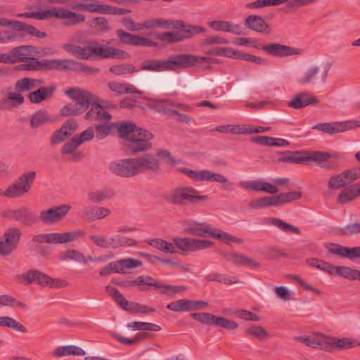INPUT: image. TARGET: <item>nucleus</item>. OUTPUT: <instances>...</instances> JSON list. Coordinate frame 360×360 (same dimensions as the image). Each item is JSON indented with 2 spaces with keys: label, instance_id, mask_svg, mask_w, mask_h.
Masks as SVG:
<instances>
[{
  "label": "nucleus",
  "instance_id": "1",
  "mask_svg": "<svg viewBox=\"0 0 360 360\" xmlns=\"http://www.w3.org/2000/svg\"><path fill=\"white\" fill-rule=\"evenodd\" d=\"M82 44L83 47L71 44H63L62 47L67 52L82 60L129 58V53L126 51L112 46L104 47L96 40H86Z\"/></svg>",
  "mask_w": 360,
  "mask_h": 360
},
{
  "label": "nucleus",
  "instance_id": "2",
  "mask_svg": "<svg viewBox=\"0 0 360 360\" xmlns=\"http://www.w3.org/2000/svg\"><path fill=\"white\" fill-rule=\"evenodd\" d=\"M156 25L157 27L180 30L169 32L154 34L156 39L167 44L182 41L191 38L194 34L205 32V29L203 27L188 25L183 20L156 18Z\"/></svg>",
  "mask_w": 360,
  "mask_h": 360
},
{
  "label": "nucleus",
  "instance_id": "3",
  "mask_svg": "<svg viewBox=\"0 0 360 360\" xmlns=\"http://www.w3.org/2000/svg\"><path fill=\"white\" fill-rule=\"evenodd\" d=\"M331 156L328 152L286 150L278 154V161L292 164H304L309 161H314L319 163L321 167L331 169L335 166V162L330 160Z\"/></svg>",
  "mask_w": 360,
  "mask_h": 360
},
{
  "label": "nucleus",
  "instance_id": "4",
  "mask_svg": "<svg viewBox=\"0 0 360 360\" xmlns=\"http://www.w3.org/2000/svg\"><path fill=\"white\" fill-rule=\"evenodd\" d=\"M19 18H32L38 20H44L52 18L66 19L64 22L66 26L75 25L85 20V16L76 13L65 8L52 7L49 10H38L18 13Z\"/></svg>",
  "mask_w": 360,
  "mask_h": 360
},
{
  "label": "nucleus",
  "instance_id": "5",
  "mask_svg": "<svg viewBox=\"0 0 360 360\" xmlns=\"http://www.w3.org/2000/svg\"><path fill=\"white\" fill-rule=\"evenodd\" d=\"M20 65L19 69L22 70H77L80 63L71 59H43L39 60L36 58L27 57Z\"/></svg>",
  "mask_w": 360,
  "mask_h": 360
},
{
  "label": "nucleus",
  "instance_id": "6",
  "mask_svg": "<svg viewBox=\"0 0 360 360\" xmlns=\"http://www.w3.org/2000/svg\"><path fill=\"white\" fill-rule=\"evenodd\" d=\"M122 285L125 288L136 286L141 292H147L149 290V287H153L159 289L161 294L168 297H172L184 292L186 289L184 285H172L161 283L153 277L145 275L139 276L132 280H127L122 282Z\"/></svg>",
  "mask_w": 360,
  "mask_h": 360
},
{
  "label": "nucleus",
  "instance_id": "7",
  "mask_svg": "<svg viewBox=\"0 0 360 360\" xmlns=\"http://www.w3.org/2000/svg\"><path fill=\"white\" fill-rule=\"evenodd\" d=\"M191 225V226L188 229V231L193 236L200 237H212L219 240L225 244H228L230 242L242 244L244 242L242 238L230 235L226 232L213 227L209 224H200L195 221H192Z\"/></svg>",
  "mask_w": 360,
  "mask_h": 360
},
{
  "label": "nucleus",
  "instance_id": "8",
  "mask_svg": "<svg viewBox=\"0 0 360 360\" xmlns=\"http://www.w3.org/2000/svg\"><path fill=\"white\" fill-rule=\"evenodd\" d=\"M36 177V172H25L20 175L5 191L0 188V196L8 198H18L27 193L34 183Z\"/></svg>",
  "mask_w": 360,
  "mask_h": 360
},
{
  "label": "nucleus",
  "instance_id": "9",
  "mask_svg": "<svg viewBox=\"0 0 360 360\" xmlns=\"http://www.w3.org/2000/svg\"><path fill=\"white\" fill-rule=\"evenodd\" d=\"M200 192L192 187L181 186L172 191L169 194V200L177 205H184L189 202L195 204L200 201H205L209 197L199 195Z\"/></svg>",
  "mask_w": 360,
  "mask_h": 360
},
{
  "label": "nucleus",
  "instance_id": "10",
  "mask_svg": "<svg viewBox=\"0 0 360 360\" xmlns=\"http://www.w3.org/2000/svg\"><path fill=\"white\" fill-rule=\"evenodd\" d=\"M178 170L195 181L218 182L224 184V188L226 191H232L233 189V184L229 181L228 179L222 174L214 173L207 169L193 170L186 167L180 168Z\"/></svg>",
  "mask_w": 360,
  "mask_h": 360
},
{
  "label": "nucleus",
  "instance_id": "11",
  "mask_svg": "<svg viewBox=\"0 0 360 360\" xmlns=\"http://www.w3.org/2000/svg\"><path fill=\"white\" fill-rule=\"evenodd\" d=\"M85 234L84 231L79 229L63 233H40L34 236L32 240L37 243L63 244L77 240Z\"/></svg>",
  "mask_w": 360,
  "mask_h": 360
},
{
  "label": "nucleus",
  "instance_id": "12",
  "mask_svg": "<svg viewBox=\"0 0 360 360\" xmlns=\"http://www.w3.org/2000/svg\"><path fill=\"white\" fill-rule=\"evenodd\" d=\"M134 133L128 140L127 153L129 155H135L151 148L152 144L150 141L153 139V134L150 131L139 128Z\"/></svg>",
  "mask_w": 360,
  "mask_h": 360
},
{
  "label": "nucleus",
  "instance_id": "13",
  "mask_svg": "<svg viewBox=\"0 0 360 360\" xmlns=\"http://www.w3.org/2000/svg\"><path fill=\"white\" fill-rule=\"evenodd\" d=\"M191 318L202 324L212 326H219L224 329L233 330L238 328V324L222 316H217L208 312H196L190 314Z\"/></svg>",
  "mask_w": 360,
  "mask_h": 360
},
{
  "label": "nucleus",
  "instance_id": "14",
  "mask_svg": "<svg viewBox=\"0 0 360 360\" xmlns=\"http://www.w3.org/2000/svg\"><path fill=\"white\" fill-rule=\"evenodd\" d=\"M197 56L181 53L171 56L163 60V71H175L194 67L196 65Z\"/></svg>",
  "mask_w": 360,
  "mask_h": 360
},
{
  "label": "nucleus",
  "instance_id": "15",
  "mask_svg": "<svg viewBox=\"0 0 360 360\" xmlns=\"http://www.w3.org/2000/svg\"><path fill=\"white\" fill-rule=\"evenodd\" d=\"M173 241L176 248L182 254L207 249L214 244L210 240L189 238H174Z\"/></svg>",
  "mask_w": 360,
  "mask_h": 360
},
{
  "label": "nucleus",
  "instance_id": "16",
  "mask_svg": "<svg viewBox=\"0 0 360 360\" xmlns=\"http://www.w3.org/2000/svg\"><path fill=\"white\" fill-rule=\"evenodd\" d=\"M360 127L359 120L319 123L311 127L323 133L333 135Z\"/></svg>",
  "mask_w": 360,
  "mask_h": 360
},
{
  "label": "nucleus",
  "instance_id": "17",
  "mask_svg": "<svg viewBox=\"0 0 360 360\" xmlns=\"http://www.w3.org/2000/svg\"><path fill=\"white\" fill-rule=\"evenodd\" d=\"M22 233L20 229L15 227L6 230L0 240V255L8 256L16 249Z\"/></svg>",
  "mask_w": 360,
  "mask_h": 360
},
{
  "label": "nucleus",
  "instance_id": "18",
  "mask_svg": "<svg viewBox=\"0 0 360 360\" xmlns=\"http://www.w3.org/2000/svg\"><path fill=\"white\" fill-rule=\"evenodd\" d=\"M329 70V65H327L322 72L320 68L316 65L310 66L302 76L297 79V82L300 85L323 84L326 82Z\"/></svg>",
  "mask_w": 360,
  "mask_h": 360
},
{
  "label": "nucleus",
  "instance_id": "19",
  "mask_svg": "<svg viewBox=\"0 0 360 360\" xmlns=\"http://www.w3.org/2000/svg\"><path fill=\"white\" fill-rule=\"evenodd\" d=\"M65 94L76 102L75 105H77L82 112H84L89 108L91 103L97 97L90 91L77 87L66 89Z\"/></svg>",
  "mask_w": 360,
  "mask_h": 360
},
{
  "label": "nucleus",
  "instance_id": "20",
  "mask_svg": "<svg viewBox=\"0 0 360 360\" xmlns=\"http://www.w3.org/2000/svg\"><path fill=\"white\" fill-rule=\"evenodd\" d=\"M108 169L112 174L122 177L130 178L137 175L134 158L111 162Z\"/></svg>",
  "mask_w": 360,
  "mask_h": 360
},
{
  "label": "nucleus",
  "instance_id": "21",
  "mask_svg": "<svg viewBox=\"0 0 360 360\" xmlns=\"http://www.w3.org/2000/svg\"><path fill=\"white\" fill-rule=\"evenodd\" d=\"M319 0H256L245 4L247 9L262 8L268 6H279L288 3V7L299 8L307 6Z\"/></svg>",
  "mask_w": 360,
  "mask_h": 360
},
{
  "label": "nucleus",
  "instance_id": "22",
  "mask_svg": "<svg viewBox=\"0 0 360 360\" xmlns=\"http://www.w3.org/2000/svg\"><path fill=\"white\" fill-rule=\"evenodd\" d=\"M70 209V205L63 204L59 206L52 207L46 210H42L40 212L38 221L46 224H56L63 219Z\"/></svg>",
  "mask_w": 360,
  "mask_h": 360
},
{
  "label": "nucleus",
  "instance_id": "23",
  "mask_svg": "<svg viewBox=\"0 0 360 360\" xmlns=\"http://www.w3.org/2000/svg\"><path fill=\"white\" fill-rule=\"evenodd\" d=\"M254 47L262 49L267 54L278 58L300 55L302 53L301 49L278 43H271L266 45L257 44L254 45Z\"/></svg>",
  "mask_w": 360,
  "mask_h": 360
},
{
  "label": "nucleus",
  "instance_id": "24",
  "mask_svg": "<svg viewBox=\"0 0 360 360\" xmlns=\"http://www.w3.org/2000/svg\"><path fill=\"white\" fill-rule=\"evenodd\" d=\"M116 35L120 42L124 44L144 47H156L158 46L157 42L153 41L148 38L132 34L122 29L116 30Z\"/></svg>",
  "mask_w": 360,
  "mask_h": 360
},
{
  "label": "nucleus",
  "instance_id": "25",
  "mask_svg": "<svg viewBox=\"0 0 360 360\" xmlns=\"http://www.w3.org/2000/svg\"><path fill=\"white\" fill-rule=\"evenodd\" d=\"M134 161L137 174L146 171L158 174L160 171L159 160L153 154L146 153L134 158Z\"/></svg>",
  "mask_w": 360,
  "mask_h": 360
},
{
  "label": "nucleus",
  "instance_id": "26",
  "mask_svg": "<svg viewBox=\"0 0 360 360\" xmlns=\"http://www.w3.org/2000/svg\"><path fill=\"white\" fill-rule=\"evenodd\" d=\"M321 340L326 342L324 350L330 351L332 347L339 350L360 347V340L350 338H338L326 335H321Z\"/></svg>",
  "mask_w": 360,
  "mask_h": 360
},
{
  "label": "nucleus",
  "instance_id": "27",
  "mask_svg": "<svg viewBox=\"0 0 360 360\" xmlns=\"http://www.w3.org/2000/svg\"><path fill=\"white\" fill-rule=\"evenodd\" d=\"M321 270L330 275H338L350 281L358 280L360 281V270L358 269L344 266H335L329 262L323 261Z\"/></svg>",
  "mask_w": 360,
  "mask_h": 360
},
{
  "label": "nucleus",
  "instance_id": "28",
  "mask_svg": "<svg viewBox=\"0 0 360 360\" xmlns=\"http://www.w3.org/2000/svg\"><path fill=\"white\" fill-rule=\"evenodd\" d=\"M0 26L11 27L15 31H23L34 36L39 39L46 37V33L39 31L35 27L18 20H12L7 18H0Z\"/></svg>",
  "mask_w": 360,
  "mask_h": 360
},
{
  "label": "nucleus",
  "instance_id": "29",
  "mask_svg": "<svg viewBox=\"0 0 360 360\" xmlns=\"http://www.w3.org/2000/svg\"><path fill=\"white\" fill-rule=\"evenodd\" d=\"M9 216L11 219L19 221L21 224L25 226H32L38 222L37 214L26 207H22L11 210L9 213Z\"/></svg>",
  "mask_w": 360,
  "mask_h": 360
},
{
  "label": "nucleus",
  "instance_id": "30",
  "mask_svg": "<svg viewBox=\"0 0 360 360\" xmlns=\"http://www.w3.org/2000/svg\"><path fill=\"white\" fill-rule=\"evenodd\" d=\"M56 91V86L55 85L46 87L39 86L37 90L30 92L27 98L31 103L39 104L52 98Z\"/></svg>",
  "mask_w": 360,
  "mask_h": 360
},
{
  "label": "nucleus",
  "instance_id": "31",
  "mask_svg": "<svg viewBox=\"0 0 360 360\" xmlns=\"http://www.w3.org/2000/svg\"><path fill=\"white\" fill-rule=\"evenodd\" d=\"M244 25L250 30L259 33L270 34L271 30L261 15H250L244 20Z\"/></svg>",
  "mask_w": 360,
  "mask_h": 360
},
{
  "label": "nucleus",
  "instance_id": "32",
  "mask_svg": "<svg viewBox=\"0 0 360 360\" xmlns=\"http://www.w3.org/2000/svg\"><path fill=\"white\" fill-rule=\"evenodd\" d=\"M89 110L84 115L86 120L89 121L110 120L112 115L102 108L99 104V98L96 97L90 105Z\"/></svg>",
  "mask_w": 360,
  "mask_h": 360
},
{
  "label": "nucleus",
  "instance_id": "33",
  "mask_svg": "<svg viewBox=\"0 0 360 360\" xmlns=\"http://www.w3.org/2000/svg\"><path fill=\"white\" fill-rule=\"evenodd\" d=\"M208 26L217 32H229L236 35L243 34V28L238 24L227 20H213L207 22Z\"/></svg>",
  "mask_w": 360,
  "mask_h": 360
},
{
  "label": "nucleus",
  "instance_id": "34",
  "mask_svg": "<svg viewBox=\"0 0 360 360\" xmlns=\"http://www.w3.org/2000/svg\"><path fill=\"white\" fill-rule=\"evenodd\" d=\"M319 103L316 97L309 92H301L296 94L290 101L288 106L294 109H300L309 105H315Z\"/></svg>",
  "mask_w": 360,
  "mask_h": 360
},
{
  "label": "nucleus",
  "instance_id": "35",
  "mask_svg": "<svg viewBox=\"0 0 360 360\" xmlns=\"http://www.w3.org/2000/svg\"><path fill=\"white\" fill-rule=\"evenodd\" d=\"M223 256L225 259L235 266H248L252 268H258L260 264L253 259L237 252H224Z\"/></svg>",
  "mask_w": 360,
  "mask_h": 360
},
{
  "label": "nucleus",
  "instance_id": "36",
  "mask_svg": "<svg viewBox=\"0 0 360 360\" xmlns=\"http://www.w3.org/2000/svg\"><path fill=\"white\" fill-rule=\"evenodd\" d=\"M42 83L43 81L41 79H34L30 77H24L20 79H18L15 83V89L20 93L30 91L41 86Z\"/></svg>",
  "mask_w": 360,
  "mask_h": 360
},
{
  "label": "nucleus",
  "instance_id": "37",
  "mask_svg": "<svg viewBox=\"0 0 360 360\" xmlns=\"http://www.w3.org/2000/svg\"><path fill=\"white\" fill-rule=\"evenodd\" d=\"M263 223L265 224L274 226L283 232H292L297 235L300 234V231L297 227L286 223L278 218H264L263 219Z\"/></svg>",
  "mask_w": 360,
  "mask_h": 360
},
{
  "label": "nucleus",
  "instance_id": "38",
  "mask_svg": "<svg viewBox=\"0 0 360 360\" xmlns=\"http://www.w3.org/2000/svg\"><path fill=\"white\" fill-rule=\"evenodd\" d=\"M84 212L89 221H94L108 217L111 211L106 207L92 206L86 208Z\"/></svg>",
  "mask_w": 360,
  "mask_h": 360
},
{
  "label": "nucleus",
  "instance_id": "39",
  "mask_svg": "<svg viewBox=\"0 0 360 360\" xmlns=\"http://www.w3.org/2000/svg\"><path fill=\"white\" fill-rule=\"evenodd\" d=\"M115 193L112 190L108 188H103L100 190L89 193L88 198L91 202L99 203L112 199Z\"/></svg>",
  "mask_w": 360,
  "mask_h": 360
},
{
  "label": "nucleus",
  "instance_id": "40",
  "mask_svg": "<svg viewBox=\"0 0 360 360\" xmlns=\"http://www.w3.org/2000/svg\"><path fill=\"white\" fill-rule=\"evenodd\" d=\"M359 196V191L357 190V185H352L343 189L338 195L337 201L340 204H346L356 199Z\"/></svg>",
  "mask_w": 360,
  "mask_h": 360
},
{
  "label": "nucleus",
  "instance_id": "41",
  "mask_svg": "<svg viewBox=\"0 0 360 360\" xmlns=\"http://www.w3.org/2000/svg\"><path fill=\"white\" fill-rule=\"evenodd\" d=\"M109 248H119L124 246H136L137 242L132 239L120 235H113L108 238Z\"/></svg>",
  "mask_w": 360,
  "mask_h": 360
},
{
  "label": "nucleus",
  "instance_id": "42",
  "mask_svg": "<svg viewBox=\"0 0 360 360\" xmlns=\"http://www.w3.org/2000/svg\"><path fill=\"white\" fill-rule=\"evenodd\" d=\"M109 89L115 92L117 94H141L142 92L136 88L134 85L129 84H122L117 82H110L108 84Z\"/></svg>",
  "mask_w": 360,
  "mask_h": 360
},
{
  "label": "nucleus",
  "instance_id": "43",
  "mask_svg": "<svg viewBox=\"0 0 360 360\" xmlns=\"http://www.w3.org/2000/svg\"><path fill=\"white\" fill-rule=\"evenodd\" d=\"M37 284L42 286H49L51 288H63L68 285V283L61 279H54L44 273L40 271L38 277Z\"/></svg>",
  "mask_w": 360,
  "mask_h": 360
},
{
  "label": "nucleus",
  "instance_id": "44",
  "mask_svg": "<svg viewBox=\"0 0 360 360\" xmlns=\"http://www.w3.org/2000/svg\"><path fill=\"white\" fill-rule=\"evenodd\" d=\"M141 265L142 262L140 260L134 258L121 259L116 262L115 272L125 274L127 269L139 267Z\"/></svg>",
  "mask_w": 360,
  "mask_h": 360
},
{
  "label": "nucleus",
  "instance_id": "45",
  "mask_svg": "<svg viewBox=\"0 0 360 360\" xmlns=\"http://www.w3.org/2000/svg\"><path fill=\"white\" fill-rule=\"evenodd\" d=\"M205 278L207 281H217L226 285L239 283V280L237 276H231L219 273L210 274L207 275Z\"/></svg>",
  "mask_w": 360,
  "mask_h": 360
},
{
  "label": "nucleus",
  "instance_id": "46",
  "mask_svg": "<svg viewBox=\"0 0 360 360\" xmlns=\"http://www.w3.org/2000/svg\"><path fill=\"white\" fill-rule=\"evenodd\" d=\"M270 206H277L276 196H264L252 200L249 203V207L254 210L262 209Z\"/></svg>",
  "mask_w": 360,
  "mask_h": 360
},
{
  "label": "nucleus",
  "instance_id": "47",
  "mask_svg": "<svg viewBox=\"0 0 360 360\" xmlns=\"http://www.w3.org/2000/svg\"><path fill=\"white\" fill-rule=\"evenodd\" d=\"M58 259L61 261L74 260L77 262L86 264V259L84 255L76 250H67L65 252H60L58 255Z\"/></svg>",
  "mask_w": 360,
  "mask_h": 360
},
{
  "label": "nucleus",
  "instance_id": "48",
  "mask_svg": "<svg viewBox=\"0 0 360 360\" xmlns=\"http://www.w3.org/2000/svg\"><path fill=\"white\" fill-rule=\"evenodd\" d=\"M30 49H32L30 46H20L12 49L10 52L12 63L22 62L27 58L26 56L30 53Z\"/></svg>",
  "mask_w": 360,
  "mask_h": 360
},
{
  "label": "nucleus",
  "instance_id": "49",
  "mask_svg": "<svg viewBox=\"0 0 360 360\" xmlns=\"http://www.w3.org/2000/svg\"><path fill=\"white\" fill-rule=\"evenodd\" d=\"M0 326L12 328L22 333L27 332V329L24 326L10 316H0Z\"/></svg>",
  "mask_w": 360,
  "mask_h": 360
},
{
  "label": "nucleus",
  "instance_id": "50",
  "mask_svg": "<svg viewBox=\"0 0 360 360\" xmlns=\"http://www.w3.org/2000/svg\"><path fill=\"white\" fill-rule=\"evenodd\" d=\"M245 333L260 341L266 340L269 337V333L262 326L252 325L246 328Z\"/></svg>",
  "mask_w": 360,
  "mask_h": 360
},
{
  "label": "nucleus",
  "instance_id": "51",
  "mask_svg": "<svg viewBox=\"0 0 360 360\" xmlns=\"http://www.w3.org/2000/svg\"><path fill=\"white\" fill-rule=\"evenodd\" d=\"M139 128V127H138L135 124L131 122H127L120 124L118 127V132L121 138L128 141L131 136H133L135 134V131L138 130Z\"/></svg>",
  "mask_w": 360,
  "mask_h": 360
},
{
  "label": "nucleus",
  "instance_id": "52",
  "mask_svg": "<svg viewBox=\"0 0 360 360\" xmlns=\"http://www.w3.org/2000/svg\"><path fill=\"white\" fill-rule=\"evenodd\" d=\"M148 243L158 250L166 253L173 254L178 252L172 243H169L162 239H153Z\"/></svg>",
  "mask_w": 360,
  "mask_h": 360
},
{
  "label": "nucleus",
  "instance_id": "53",
  "mask_svg": "<svg viewBox=\"0 0 360 360\" xmlns=\"http://www.w3.org/2000/svg\"><path fill=\"white\" fill-rule=\"evenodd\" d=\"M40 271L30 269L26 274L15 276V279L20 283H25L26 285H30L33 283H37Z\"/></svg>",
  "mask_w": 360,
  "mask_h": 360
},
{
  "label": "nucleus",
  "instance_id": "54",
  "mask_svg": "<svg viewBox=\"0 0 360 360\" xmlns=\"http://www.w3.org/2000/svg\"><path fill=\"white\" fill-rule=\"evenodd\" d=\"M106 5L96 4L94 3L89 4H78L73 6L74 9L79 11H86L91 13H98L105 14Z\"/></svg>",
  "mask_w": 360,
  "mask_h": 360
},
{
  "label": "nucleus",
  "instance_id": "55",
  "mask_svg": "<svg viewBox=\"0 0 360 360\" xmlns=\"http://www.w3.org/2000/svg\"><path fill=\"white\" fill-rule=\"evenodd\" d=\"M302 193L300 191H290L288 193H282L276 196L277 206L301 198Z\"/></svg>",
  "mask_w": 360,
  "mask_h": 360
},
{
  "label": "nucleus",
  "instance_id": "56",
  "mask_svg": "<svg viewBox=\"0 0 360 360\" xmlns=\"http://www.w3.org/2000/svg\"><path fill=\"white\" fill-rule=\"evenodd\" d=\"M49 119L47 111L41 110L36 112L30 118V125L32 128H37L46 122Z\"/></svg>",
  "mask_w": 360,
  "mask_h": 360
},
{
  "label": "nucleus",
  "instance_id": "57",
  "mask_svg": "<svg viewBox=\"0 0 360 360\" xmlns=\"http://www.w3.org/2000/svg\"><path fill=\"white\" fill-rule=\"evenodd\" d=\"M128 328H131L135 330H150V331H160V326L157 324L146 322L134 321L127 324Z\"/></svg>",
  "mask_w": 360,
  "mask_h": 360
},
{
  "label": "nucleus",
  "instance_id": "58",
  "mask_svg": "<svg viewBox=\"0 0 360 360\" xmlns=\"http://www.w3.org/2000/svg\"><path fill=\"white\" fill-rule=\"evenodd\" d=\"M167 309L174 312L190 311L188 300L181 299L171 302L167 305Z\"/></svg>",
  "mask_w": 360,
  "mask_h": 360
},
{
  "label": "nucleus",
  "instance_id": "59",
  "mask_svg": "<svg viewBox=\"0 0 360 360\" xmlns=\"http://www.w3.org/2000/svg\"><path fill=\"white\" fill-rule=\"evenodd\" d=\"M169 102H172L170 100H162L155 105V109L159 113L166 115L169 117H174L175 109H173V106L169 105Z\"/></svg>",
  "mask_w": 360,
  "mask_h": 360
},
{
  "label": "nucleus",
  "instance_id": "60",
  "mask_svg": "<svg viewBox=\"0 0 360 360\" xmlns=\"http://www.w3.org/2000/svg\"><path fill=\"white\" fill-rule=\"evenodd\" d=\"M245 127H241L238 124H225L220 125L214 129L215 131L221 133H231L233 134H245Z\"/></svg>",
  "mask_w": 360,
  "mask_h": 360
},
{
  "label": "nucleus",
  "instance_id": "61",
  "mask_svg": "<svg viewBox=\"0 0 360 360\" xmlns=\"http://www.w3.org/2000/svg\"><path fill=\"white\" fill-rule=\"evenodd\" d=\"M264 185V181L254 180V181H242L239 182V186L248 191L262 192V188Z\"/></svg>",
  "mask_w": 360,
  "mask_h": 360
},
{
  "label": "nucleus",
  "instance_id": "62",
  "mask_svg": "<svg viewBox=\"0 0 360 360\" xmlns=\"http://www.w3.org/2000/svg\"><path fill=\"white\" fill-rule=\"evenodd\" d=\"M138 70L133 65L122 64L110 67V72L115 75L131 74Z\"/></svg>",
  "mask_w": 360,
  "mask_h": 360
},
{
  "label": "nucleus",
  "instance_id": "63",
  "mask_svg": "<svg viewBox=\"0 0 360 360\" xmlns=\"http://www.w3.org/2000/svg\"><path fill=\"white\" fill-rule=\"evenodd\" d=\"M347 185H348V184L343 172L339 174L331 176L328 184V186L330 189H339Z\"/></svg>",
  "mask_w": 360,
  "mask_h": 360
},
{
  "label": "nucleus",
  "instance_id": "64",
  "mask_svg": "<svg viewBox=\"0 0 360 360\" xmlns=\"http://www.w3.org/2000/svg\"><path fill=\"white\" fill-rule=\"evenodd\" d=\"M0 305L26 309V304L8 295H0Z\"/></svg>",
  "mask_w": 360,
  "mask_h": 360
}]
</instances>
